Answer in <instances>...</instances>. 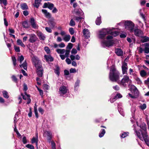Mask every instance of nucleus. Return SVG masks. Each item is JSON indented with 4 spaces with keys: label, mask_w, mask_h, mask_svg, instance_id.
I'll return each mask as SVG.
<instances>
[{
    "label": "nucleus",
    "mask_w": 149,
    "mask_h": 149,
    "mask_svg": "<svg viewBox=\"0 0 149 149\" xmlns=\"http://www.w3.org/2000/svg\"><path fill=\"white\" fill-rule=\"evenodd\" d=\"M30 23L32 27L34 28H36L37 26L34 18H32L30 19Z\"/></svg>",
    "instance_id": "nucleus-20"
},
{
    "label": "nucleus",
    "mask_w": 149,
    "mask_h": 149,
    "mask_svg": "<svg viewBox=\"0 0 149 149\" xmlns=\"http://www.w3.org/2000/svg\"><path fill=\"white\" fill-rule=\"evenodd\" d=\"M105 133V131L104 129H102L100 130L99 134V136L101 138L103 137Z\"/></svg>",
    "instance_id": "nucleus-27"
},
{
    "label": "nucleus",
    "mask_w": 149,
    "mask_h": 149,
    "mask_svg": "<svg viewBox=\"0 0 149 149\" xmlns=\"http://www.w3.org/2000/svg\"><path fill=\"white\" fill-rule=\"evenodd\" d=\"M45 134L47 135V140L50 142L52 138L51 132L49 131H47L45 132Z\"/></svg>",
    "instance_id": "nucleus-18"
},
{
    "label": "nucleus",
    "mask_w": 149,
    "mask_h": 149,
    "mask_svg": "<svg viewBox=\"0 0 149 149\" xmlns=\"http://www.w3.org/2000/svg\"><path fill=\"white\" fill-rule=\"evenodd\" d=\"M12 61H13V65L14 66H15L16 64V58L14 56H12Z\"/></svg>",
    "instance_id": "nucleus-50"
},
{
    "label": "nucleus",
    "mask_w": 149,
    "mask_h": 149,
    "mask_svg": "<svg viewBox=\"0 0 149 149\" xmlns=\"http://www.w3.org/2000/svg\"><path fill=\"white\" fill-rule=\"evenodd\" d=\"M26 147L30 149H34L33 146L31 144H27L26 146Z\"/></svg>",
    "instance_id": "nucleus-51"
},
{
    "label": "nucleus",
    "mask_w": 149,
    "mask_h": 149,
    "mask_svg": "<svg viewBox=\"0 0 149 149\" xmlns=\"http://www.w3.org/2000/svg\"><path fill=\"white\" fill-rule=\"evenodd\" d=\"M141 128L143 131H142L141 130H139L138 131H136L135 130V131L136 133V132H140V134L142 133H146V125L145 124H143V126L142 127L141 126L140 127Z\"/></svg>",
    "instance_id": "nucleus-16"
},
{
    "label": "nucleus",
    "mask_w": 149,
    "mask_h": 149,
    "mask_svg": "<svg viewBox=\"0 0 149 149\" xmlns=\"http://www.w3.org/2000/svg\"><path fill=\"white\" fill-rule=\"evenodd\" d=\"M0 3L2 2L3 4L5 6L7 4L6 0H0Z\"/></svg>",
    "instance_id": "nucleus-58"
},
{
    "label": "nucleus",
    "mask_w": 149,
    "mask_h": 149,
    "mask_svg": "<svg viewBox=\"0 0 149 149\" xmlns=\"http://www.w3.org/2000/svg\"><path fill=\"white\" fill-rule=\"evenodd\" d=\"M54 7V4L52 3H50L49 2L45 3L43 6V8H46L47 7L50 10H52Z\"/></svg>",
    "instance_id": "nucleus-11"
},
{
    "label": "nucleus",
    "mask_w": 149,
    "mask_h": 149,
    "mask_svg": "<svg viewBox=\"0 0 149 149\" xmlns=\"http://www.w3.org/2000/svg\"><path fill=\"white\" fill-rule=\"evenodd\" d=\"M73 13L76 15H81L83 14V12L81 9H75L73 10Z\"/></svg>",
    "instance_id": "nucleus-15"
},
{
    "label": "nucleus",
    "mask_w": 149,
    "mask_h": 149,
    "mask_svg": "<svg viewBox=\"0 0 149 149\" xmlns=\"http://www.w3.org/2000/svg\"><path fill=\"white\" fill-rule=\"evenodd\" d=\"M36 68L37 69V73L38 76L39 77H42L43 73V70L41 65H39V66L36 67Z\"/></svg>",
    "instance_id": "nucleus-10"
},
{
    "label": "nucleus",
    "mask_w": 149,
    "mask_h": 149,
    "mask_svg": "<svg viewBox=\"0 0 149 149\" xmlns=\"http://www.w3.org/2000/svg\"><path fill=\"white\" fill-rule=\"evenodd\" d=\"M17 42L18 45H20L23 47H25V45L23 43L22 41L20 39H18L17 40Z\"/></svg>",
    "instance_id": "nucleus-31"
},
{
    "label": "nucleus",
    "mask_w": 149,
    "mask_h": 149,
    "mask_svg": "<svg viewBox=\"0 0 149 149\" xmlns=\"http://www.w3.org/2000/svg\"><path fill=\"white\" fill-rule=\"evenodd\" d=\"M134 35L137 36L141 37L143 34V32L141 30L136 29L134 30Z\"/></svg>",
    "instance_id": "nucleus-12"
},
{
    "label": "nucleus",
    "mask_w": 149,
    "mask_h": 149,
    "mask_svg": "<svg viewBox=\"0 0 149 149\" xmlns=\"http://www.w3.org/2000/svg\"><path fill=\"white\" fill-rule=\"evenodd\" d=\"M29 40L30 42L33 43L37 40L38 38L35 34H29Z\"/></svg>",
    "instance_id": "nucleus-9"
},
{
    "label": "nucleus",
    "mask_w": 149,
    "mask_h": 149,
    "mask_svg": "<svg viewBox=\"0 0 149 149\" xmlns=\"http://www.w3.org/2000/svg\"><path fill=\"white\" fill-rule=\"evenodd\" d=\"M140 109L142 110H144L146 109V105L145 104H141L140 106Z\"/></svg>",
    "instance_id": "nucleus-47"
},
{
    "label": "nucleus",
    "mask_w": 149,
    "mask_h": 149,
    "mask_svg": "<svg viewBox=\"0 0 149 149\" xmlns=\"http://www.w3.org/2000/svg\"><path fill=\"white\" fill-rule=\"evenodd\" d=\"M140 74L141 77H144L146 75L147 73L144 70H143L141 71Z\"/></svg>",
    "instance_id": "nucleus-38"
},
{
    "label": "nucleus",
    "mask_w": 149,
    "mask_h": 149,
    "mask_svg": "<svg viewBox=\"0 0 149 149\" xmlns=\"http://www.w3.org/2000/svg\"><path fill=\"white\" fill-rule=\"evenodd\" d=\"M18 118V115H17V113H16L15 116L14 118V122L15 124V123H17V119Z\"/></svg>",
    "instance_id": "nucleus-48"
},
{
    "label": "nucleus",
    "mask_w": 149,
    "mask_h": 149,
    "mask_svg": "<svg viewBox=\"0 0 149 149\" xmlns=\"http://www.w3.org/2000/svg\"><path fill=\"white\" fill-rule=\"evenodd\" d=\"M122 97V95L120 93H117L116 95L113 97V99L116 100L118 98H121Z\"/></svg>",
    "instance_id": "nucleus-37"
},
{
    "label": "nucleus",
    "mask_w": 149,
    "mask_h": 149,
    "mask_svg": "<svg viewBox=\"0 0 149 149\" xmlns=\"http://www.w3.org/2000/svg\"><path fill=\"white\" fill-rule=\"evenodd\" d=\"M31 60L36 67H38L39 65H41L40 61L39 60L38 58L36 56H33L32 57Z\"/></svg>",
    "instance_id": "nucleus-7"
},
{
    "label": "nucleus",
    "mask_w": 149,
    "mask_h": 149,
    "mask_svg": "<svg viewBox=\"0 0 149 149\" xmlns=\"http://www.w3.org/2000/svg\"><path fill=\"white\" fill-rule=\"evenodd\" d=\"M69 31L70 34L72 35L74 34V31L73 29V28H69Z\"/></svg>",
    "instance_id": "nucleus-52"
},
{
    "label": "nucleus",
    "mask_w": 149,
    "mask_h": 149,
    "mask_svg": "<svg viewBox=\"0 0 149 149\" xmlns=\"http://www.w3.org/2000/svg\"><path fill=\"white\" fill-rule=\"evenodd\" d=\"M141 40L143 42L149 41V38L146 37H143L142 38Z\"/></svg>",
    "instance_id": "nucleus-35"
},
{
    "label": "nucleus",
    "mask_w": 149,
    "mask_h": 149,
    "mask_svg": "<svg viewBox=\"0 0 149 149\" xmlns=\"http://www.w3.org/2000/svg\"><path fill=\"white\" fill-rule=\"evenodd\" d=\"M82 18V17H76L75 20H76L77 22L80 20V22H81V21L80 20Z\"/></svg>",
    "instance_id": "nucleus-55"
},
{
    "label": "nucleus",
    "mask_w": 149,
    "mask_h": 149,
    "mask_svg": "<svg viewBox=\"0 0 149 149\" xmlns=\"http://www.w3.org/2000/svg\"><path fill=\"white\" fill-rule=\"evenodd\" d=\"M113 88L116 91H118L119 89V87L118 85L113 86Z\"/></svg>",
    "instance_id": "nucleus-60"
},
{
    "label": "nucleus",
    "mask_w": 149,
    "mask_h": 149,
    "mask_svg": "<svg viewBox=\"0 0 149 149\" xmlns=\"http://www.w3.org/2000/svg\"><path fill=\"white\" fill-rule=\"evenodd\" d=\"M80 81L79 80H77L75 82L74 86V90L77 91L79 86Z\"/></svg>",
    "instance_id": "nucleus-22"
},
{
    "label": "nucleus",
    "mask_w": 149,
    "mask_h": 149,
    "mask_svg": "<svg viewBox=\"0 0 149 149\" xmlns=\"http://www.w3.org/2000/svg\"><path fill=\"white\" fill-rule=\"evenodd\" d=\"M37 35L40 40H44L45 39V37L41 32H38Z\"/></svg>",
    "instance_id": "nucleus-19"
},
{
    "label": "nucleus",
    "mask_w": 149,
    "mask_h": 149,
    "mask_svg": "<svg viewBox=\"0 0 149 149\" xmlns=\"http://www.w3.org/2000/svg\"><path fill=\"white\" fill-rule=\"evenodd\" d=\"M65 61H66V62L68 64H70L71 63V61L70 59L68 58H67L66 59Z\"/></svg>",
    "instance_id": "nucleus-64"
},
{
    "label": "nucleus",
    "mask_w": 149,
    "mask_h": 149,
    "mask_svg": "<svg viewBox=\"0 0 149 149\" xmlns=\"http://www.w3.org/2000/svg\"><path fill=\"white\" fill-rule=\"evenodd\" d=\"M56 51L58 54H63L65 52V50L64 49H58L56 50Z\"/></svg>",
    "instance_id": "nucleus-34"
},
{
    "label": "nucleus",
    "mask_w": 149,
    "mask_h": 149,
    "mask_svg": "<svg viewBox=\"0 0 149 149\" xmlns=\"http://www.w3.org/2000/svg\"><path fill=\"white\" fill-rule=\"evenodd\" d=\"M56 68L54 69V72L57 74L58 76H59L60 74L59 68L58 66H56Z\"/></svg>",
    "instance_id": "nucleus-32"
},
{
    "label": "nucleus",
    "mask_w": 149,
    "mask_h": 149,
    "mask_svg": "<svg viewBox=\"0 0 149 149\" xmlns=\"http://www.w3.org/2000/svg\"><path fill=\"white\" fill-rule=\"evenodd\" d=\"M12 78L13 81L15 82H16L17 81V79L14 75L12 76Z\"/></svg>",
    "instance_id": "nucleus-63"
},
{
    "label": "nucleus",
    "mask_w": 149,
    "mask_h": 149,
    "mask_svg": "<svg viewBox=\"0 0 149 149\" xmlns=\"http://www.w3.org/2000/svg\"><path fill=\"white\" fill-rule=\"evenodd\" d=\"M42 12L43 13L46 17L48 19L50 18L51 17V14L47 10L45 9H42Z\"/></svg>",
    "instance_id": "nucleus-14"
},
{
    "label": "nucleus",
    "mask_w": 149,
    "mask_h": 149,
    "mask_svg": "<svg viewBox=\"0 0 149 149\" xmlns=\"http://www.w3.org/2000/svg\"><path fill=\"white\" fill-rule=\"evenodd\" d=\"M3 95V97L6 98H8L9 97V96L8 95V92L6 91H3L2 92Z\"/></svg>",
    "instance_id": "nucleus-36"
},
{
    "label": "nucleus",
    "mask_w": 149,
    "mask_h": 149,
    "mask_svg": "<svg viewBox=\"0 0 149 149\" xmlns=\"http://www.w3.org/2000/svg\"><path fill=\"white\" fill-rule=\"evenodd\" d=\"M69 25L72 26H74L75 25V22L73 19L70 20Z\"/></svg>",
    "instance_id": "nucleus-46"
},
{
    "label": "nucleus",
    "mask_w": 149,
    "mask_h": 149,
    "mask_svg": "<svg viewBox=\"0 0 149 149\" xmlns=\"http://www.w3.org/2000/svg\"><path fill=\"white\" fill-rule=\"evenodd\" d=\"M70 57L72 61H73L75 59L77 60H79L80 58V57L78 55H77L75 57V56L73 55H71Z\"/></svg>",
    "instance_id": "nucleus-23"
},
{
    "label": "nucleus",
    "mask_w": 149,
    "mask_h": 149,
    "mask_svg": "<svg viewBox=\"0 0 149 149\" xmlns=\"http://www.w3.org/2000/svg\"><path fill=\"white\" fill-rule=\"evenodd\" d=\"M73 46V44L71 43H69L68 44V45L67 47V49H69V50H70L72 48Z\"/></svg>",
    "instance_id": "nucleus-45"
},
{
    "label": "nucleus",
    "mask_w": 149,
    "mask_h": 149,
    "mask_svg": "<svg viewBox=\"0 0 149 149\" xmlns=\"http://www.w3.org/2000/svg\"><path fill=\"white\" fill-rule=\"evenodd\" d=\"M70 38L71 36L69 35H65L63 37V40L67 42L70 40Z\"/></svg>",
    "instance_id": "nucleus-24"
},
{
    "label": "nucleus",
    "mask_w": 149,
    "mask_h": 149,
    "mask_svg": "<svg viewBox=\"0 0 149 149\" xmlns=\"http://www.w3.org/2000/svg\"><path fill=\"white\" fill-rule=\"evenodd\" d=\"M23 26L24 28H28L29 27V25L28 23L26 22H24L22 23Z\"/></svg>",
    "instance_id": "nucleus-42"
},
{
    "label": "nucleus",
    "mask_w": 149,
    "mask_h": 149,
    "mask_svg": "<svg viewBox=\"0 0 149 149\" xmlns=\"http://www.w3.org/2000/svg\"><path fill=\"white\" fill-rule=\"evenodd\" d=\"M14 49L15 50L16 52H20V49L19 47H17L15 46H14Z\"/></svg>",
    "instance_id": "nucleus-56"
},
{
    "label": "nucleus",
    "mask_w": 149,
    "mask_h": 149,
    "mask_svg": "<svg viewBox=\"0 0 149 149\" xmlns=\"http://www.w3.org/2000/svg\"><path fill=\"white\" fill-rule=\"evenodd\" d=\"M109 34L114 36H116L119 35V33L118 31H112L111 29L109 28L104 29L100 31L98 34V37L102 40L101 44L104 47L112 46L114 44V41L112 40L113 36L108 35L106 37L107 35Z\"/></svg>",
    "instance_id": "nucleus-1"
},
{
    "label": "nucleus",
    "mask_w": 149,
    "mask_h": 149,
    "mask_svg": "<svg viewBox=\"0 0 149 149\" xmlns=\"http://www.w3.org/2000/svg\"><path fill=\"white\" fill-rule=\"evenodd\" d=\"M51 146L52 149H56L55 145L54 142L53 141H51Z\"/></svg>",
    "instance_id": "nucleus-53"
},
{
    "label": "nucleus",
    "mask_w": 149,
    "mask_h": 149,
    "mask_svg": "<svg viewBox=\"0 0 149 149\" xmlns=\"http://www.w3.org/2000/svg\"><path fill=\"white\" fill-rule=\"evenodd\" d=\"M124 25L125 28L127 30L131 32L133 31L134 24L132 21L129 20L125 21L124 22Z\"/></svg>",
    "instance_id": "nucleus-5"
},
{
    "label": "nucleus",
    "mask_w": 149,
    "mask_h": 149,
    "mask_svg": "<svg viewBox=\"0 0 149 149\" xmlns=\"http://www.w3.org/2000/svg\"><path fill=\"white\" fill-rule=\"evenodd\" d=\"M40 2L38 0H35V5L34 6L37 8H38L39 6Z\"/></svg>",
    "instance_id": "nucleus-41"
},
{
    "label": "nucleus",
    "mask_w": 149,
    "mask_h": 149,
    "mask_svg": "<svg viewBox=\"0 0 149 149\" xmlns=\"http://www.w3.org/2000/svg\"><path fill=\"white\" fill-rule=\"evenodd\" d=\"M121 68L123 74H127V70L128 68L127 64L125 61L122 63Z\"/></svg>",
    "instance_id": "nucleus-8"
},
{
    "label": "nucleus",
    "mask_w": 149,
    "mask_h": 149,
    "mask_svg": "<svg viewBox=\"0 0 149 149\" xmlns=\"http://www.w3.org/2000/svg\"><path fill=\"white\" fill-rule=\"evenodd\" d=\"M133 91L135 95H137L139 94L137 88L134 86H133L132 87Z\"/></svg>",
    "instance_id": "nucleus-25"
},
{
    "label": "nucleus",
    "mask_w": 149,
    "mask_h": 149,
    "mask_svg": "<svg viewBox=\"0 0 149 149\" xmlns=\"http://www.w3.org/2000/svg\"><path fill=\"white\" fill-rule=\"evenodd\" d=\"M134 79L138 84L140 85L142 84V82L140 79L137 76L135 77Z\"/></svg>",
    "instance_id": "nucleus-33"
},
{
    "label": "nucleus",
    "mask_w": 149,
    "mask_h": 149,
    "mask_svg": "<svg viewBox=\"0 0 149 149\" xmlns=\"http://www.w3.org/2000/svg\"><path fill=\"white\" fill-rule=\"evenodd\" d=\"M36 86L38 90L39 91L40 95L41 96H42L43 94V91L42 90L40 89L37 86Z\"/></svg>",
    "instance_id": "nucleus-57"
},
{
    "label": "nucleus",
    "mask_w": 149,
    "mask_h": 149,
    "mask_svg": "<svg viewBox=\"0 0 149 149\" xmlns=\"http://www.w3.org/2000/svg\"><path fill=\"white\" fill-rule=\"evenodd\" d=\"M129 134L128 132H125L122 134L121 135V137L122 138H124L127 136H128Z\"/></svg>",
    "instance_id": "nucleus-43"
},
{
    "label": "nucleus",
    "mask_w": 149,
    "mask_h": 149,
    "mask_svg": "<svg viewBox=\"0 0 149 149\" xmlns=\"http://www.w3.org/2000/svg\"><path fill=\"white\" fill-rule=\"evenodd\" d=\"M38 138L35 137H33L31 140V143H35L37 146L38 145Z\"/></svg>",
    "instance_id": "nucleus-28"
},
{
    "label": "nucleus",
    "mask_w": 149,
    "mask_h": 149,
    "mask_svg": "<svg viewBox=\"0 0 149 149\" xmlns=\"http://www.w3.org/2000/svg\"><path fill=\"white\" fill-rule=\"evenodd\" d=\"M24 59V56L22 55H21L20 56H18V60L19 61L20 63H21Z\"/></svg>",
    "instance_id": "nucleus-39"
},
{
    "label": "nucleus",
    "mask_w": 149,
    "mask_h": 149,
    "mask_svg": "<svg viewBox=\"0 0 149 149\" xmlns=\"http://www.w3.org/2000/svg\"><path fill=\"white\" fill-rule=\"evenodd\" d=\"M72 54H75L77 53V50L75 49H73L71 52Z\"/></svg>",
    "instance_id": "nucleus-59"
},
{
    "label": "nucleus",
    "mask_w": 149,
    "mask_h": 149,
    "mask_svg": "<svg viewBox=\"0 0 149 149\" xmlns=\"http://www.w3.org/2000/svg\"><path fill=\"white\" fill-rule=\"evenodd\" d=\"M58 46L60 47L63 48L65 46V45L64 43L62 42L60 44H59L58 45Z\"/></svg>",
    "instance_id": "nucleus-61"
},
{
    "label": "nucleus",
    "mask_w": 149,
    "mask_h": 149,
    "mask_svg": "<svg viewBox=\"0 0 149 149\" xmlns=\"http://www.w3.org/2000/svg\"><path fill=\"white\" fill-rule=\"evenodd\" d=\"M136 134L141 140L143 141H144L147 145L149 146V137L146 133L141 132L140 134V132H136Z\"/></svg>",
    "instance_id": "nucleus-3"
},
{
    "label": "nucleus",
    "mask_w": 149,
    "mask_h": 149,
    "mask_svg": "<svg viewBox=\"0 0 149 149\" xmlns=\"http://www.w3.org/2000/svg\"><path fill=\"white\" fill-rule=\"evenodd\" d=\"M83 33L85 38H88L90 37V33L87 29H84L83 31Z\"/></svg>",
    "instance_id": "nucleus-13"
},
{
    "label": "nucleus",
    "mask_w": 149,
    "mask_h": 149,
    "mask_svg": "<svg viewBox=\"0 0 149 149\" xmlns=\"http://www.w3.org/2000/svg\"><path fill=\"white\" fill-rule=\"evenodd\" d=\"M70 51V50H65V55L66 57H69Z\"/></svg>",
    "instance_id": "nucleus-49"
},
{
    "label": "nucleus",
    "mask_w": 149,
    "mask_h": 149,
    "mask_svg": "<svg viewBox=\"0 0 149 149\" xmlns=\"http://www.w3.org/2000/svg\"><path fill=\"white\" fill-rule=\"evenodd\" d=\"M136 111V106L135 105H133L131 109V111L132 113V115L134 114Z\"/></svg>",
    "instance_id": "nucleus-40"
},
{
    "label": "nucleus",
    "mask_w": 149,
    "mask_h": 149,
    "mask_svg": "<svg viewBox=\"0 0 149 149\" xmlns=\"http://www.w3.org/2000/svg\"><path fill=\"white\" fill-rule=\"evenodd\" d=\"M101 20L100 17H98L95 20V23L97 25H100L101 23Z\"/></svg>",
    "instance_id": "nucleus-30"
},
{
    "label": "nucleus",
    "mask_w": 149,
    "mask_h": 149,
    "mask_svg": "<svg viewBox=\"0 0 149 149\" xmlns=\"http://www.w3.org/2000/svg\"><path fill=\"white\" fill-rule=\"evenodd\" d=\"M19 66L21 68H23L26 70H27V63L26 61L24 62V63L21 65H19Z\"/></svg>",
    "instance_id": "nucleus-26"
},
{
    "label": "nucleus",
    "mask_w": 149,
    "mask_h": 149,
    "mask_svg": "<svg viewBox=\"0 0 149 149\" xmlns=\"http://www.w3.org/2000/svg\"><path fill=\"white\" fill-rule=\"evenodd\" d=\"M131 80L130 79L129 77L127 75H124L121 80L119 79L117 83L121 86L125 87L127 86V84Z\"/></svg>",
    "instance_id": "nucleus-4"
},
{
    "label": "nucleus",
    "mask_w": 149,
    "mask_h": 149,
    "mask_svg": "<svg viewBox=\"0 0 149 149\" xmlns=\"http://www.w3.org/2000/svg\"><path fill=\"white\" fill-rule=\"evenodd\" d=\"M47 54H49L51 52V51L48 47H46L44 48Z\"/></svg>",
    "instance_id": "nucleus-44"
},
{
    "label": "nucleus",
    "mask_w": 149,
    "mask_h": 149,
    "mask_svg": "<svg viewBox=\"0 0 149 149\" xmlns=\"http://www.w3.org/2000/svg\"><path fill=\"white\" fill-rule=\"evenodd\" d=\"M68 89L67 88L64 86H61L60 87L59 90V93L60 94V96H62L68 92Z\"/></svg>",
    "instance_id": "nucleus-6"
},
{
    "label": "nucleus",
    "mask_w": 149,
    "mask_h": 149,
    "mask_svg": "<svg viewBox=\"0 0 149 149\" xmlns=\"http://www.w3.org/2000/svg\"><path fill=\"white\" fill-rule=\"evenodd\" d=\"M120 73L113 66H112L110 69L109 74V80L112 81L118 82L120 79Z\"/></svg>",
    "instance_id": "nucleus-2"
},
{
    "label": "nucleus",
    "mask_w": 149,
    "mask_h": 149,
    "mask_svg": "<svg viewBox=\"0 0 149 149\" xmlns=\"http://www.w3.org/2000/svg\"><path fill=\"white\" fill-rule=\"evenodd\" d=\"M115 52L116 54L118 56H121L123 55V52L122 50L119 48H117L115 49Z\"/></svg>",
    "instance_id": "nucleus-17"
},
{
    "label": "nucleus",
    "mask_w": 149,
    "mask_h": 149,
    "mask_svg": "<svg viewBox=\"0 0 149 149\" xmlns=\"http://www.w3.org/2000/svg\"><path fill=\"white\" fill-rule=\"evenodd\" d=\"M45 29L46 31L49 33H51L52 31V30L51 29L48 27H46L45 28Z\"/></svg>",
    "instance_id": "nucleus-62"
},
{
    "label": "nucleus",
    "mask_w": 149,
    "mask_h": 149,
    "mask_svg": "<svg viewBox=\"0 0 149 149\" xmlns=\"http://www.w3.org/2000/svg\"><path fill=\"white\" fill-rule=\"evenodd\" d=\"M144 52L148 54L149 53V47H145L144 50Z\"/></svg>",
    "instance_id": "nucleus-54"
},
{
    "label": "nucleus",
    "mask_w": 149,
    "mask_h": 149,
    "mask_svg": "<svg viewBox=\"0 0 149 149\" xmlns=\"http://www.w3.org/2000/svg\"><path fill=\"white\" fill-rule=\"evenodd\" d=\"M44 58L46 59L47 61H53V58L50 55H45L44 56Z\"/></svg>",
    "instance_id": "nucleus-21"
},
{
    "label": "nucleus",
    "mask_w": 149,
    "mask_h": 149,
    "mask_svg": "<svg viewBox=\"0 0 149 149\" xmlns=\"http://www.w3.org/2000/svg\"><path fill=\"white\" fill-rule=\"evenodd\" d=\"M21 8L23 10H25L28 9V7L26 3H24L21 4Z\"/></svg>",
    "instance_id": "nucleus-29"
}]
</instances>
